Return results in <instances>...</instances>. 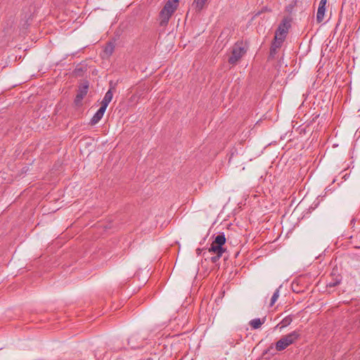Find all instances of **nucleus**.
Wrapping results in <instances>:
<instances>
[{"label": "nucleus", "instance_id": "obj_1", "mask_svg": "<svg viewBox=\"0 0 360 360\" xmlns=\"http://www.w3.org/2000/svg\"><path fill=\"white\" fill-rule=\"evenodd\" d=\"M179 0H167L165 5L159 13L160 25L165 27L167 25L172 15L176 11L179 6Z\"/></svg>", "mask_w": 360, "mask_h": 360}, {"label": "nucleus", "instance_id": "obj_2", "mask_svg": "<svg viewBox=\"0 0 360 360\" xmlns=\"http://www.w3.org/2000/svg\"><path fill=\"white\" fill-rule=\"evenodd\" d=\"M300 337V333L298 330H294L283 336L276 343V349L281 352L286 349L288 346L295 343Z\"/></svg>", "mask_w": 360, "mask_h": 360}, {"label": "nucleus", "instance_id": "obj_3", "mask_svg": "<svg viewBox=\"0 0 360 360\" xmlns=\"http://www.w3.org/2000/svg\"><path fill=\"white\" fill-rule=\"evenodd\" d=\"M226 237L224 233L218 234L214 240L212 241L210 248H209L210 252H214L218 254L219 256H222V254L225 252V249L223 245L226 243Z\"/></svg>", "mask_w": 360, "mask_h": 360}, {"label": "nucleus", "instance_id": "obj_4", "mask_svg": "<svg viewBox=\"0 0 360 360\" xmlns=\"http://www.w3.org/2000/svg\"><path fill=\"white\" fill-rule=\"evenodd\" d=\"M292 19L290 17H284L275 32V36L282 40L285 39L289 29L291 27Z\"/></svg>", "mask_w": 360, "mask_h": 360}, {"label": "nucleus", "instance_id": "obj_5", "mask_svg": "<svg viewBox=\"0 0 360 360\" xmlns=\"http://www.w3.org/2000/svg\"><path fill=\"white\" fill-rule=\"evenodd\" d=\"M246 50L241 46V44L236 43L232 48L231 56L228 61L231 65H236L245 54Z\"/></svg>", "mask_w": 360, "mask_h": 360}, {"label": "nucleus", "instance_id": "obj_6", "mask_svg": "<svg viewBox=\"0 0 360 360\" xmlns=\"http://www.w3.org/2000/svg\"><path fill=\"white\" fill-rule=\"evenodd\" d=\"M89 87V83L88 81H84L79 84L77 89V94L75 98V103L79 106L82 105V101L84 96L87 94Z\"/></svg>", "mask_w": 360, "mask_h": 360}, {"label": "nucleus", "instance_id": "obj_7", "mask_svg": "<svg viewBox=\"0 0 360 360\" xmlns=\"http://www.w3.org/2000/svg\"><path fill=\"white\" fill-rule=\"evenodd\" d=\"M145 340H146V337L136 333L129 337L128 344L132 349H139L143 347V343Z\"/></svg>", "mask_w": 360, "mask_h": 360}, {"label": "nucleus", "instance_id": "obj_8", "mask_svg": "<svg viewBox=\"0 0 360 360\" xmlns=\"http://www.w3.org/2000/svg\"><path fill=\"white\" fill-rule=\"evenodd\" d=\"M284 40L282 39H279L277 37H274V39L271 43V46L270 48L269 52V59H273L275 58L278 50L281 47Z\"/></svg>", "mask_w": 360, "mask_h": 360}, {"label": "nucleus", "instance_id": "obj_9", "mask_svg": "<svg viewBox=\"0 0 360 360\" xmlns=\"http://www.w3.org/2000/svg\"><path fill=\"white\" fill-rule=\"evenodd\" d=\"M327 0H321L316 13V21L320 23L323 21L326 12V5Z\"/></svg>", "mask_w": 360, "mask_h": 360}, {"label": "nucleus", "instance_id": "obj_10", "mask_svg": "<svg viewBox=\"0 0 360 360\" xmlns=\"http://www.w3.org/2000/svg\"><path fill=\"white\" fill-rule=\"evenodd\" d=\"M106 108H107L101 105L100 108L97 110L90 121L91 125H95L101 120Z\"/></svg>", "mask_w": 360, "mask_h": 360}, {"label": "nucleus", "instance_id": "obj_11", "mask_svg": "<svg viewBox=\"0 0 360 360\" xmlns=\"http://www.w3.org/2000/svg\"><path fill=\"white\" fill-rule=\"evenodd\" d=\"M112 96H113V94H112V91L111 89H109L105 94V96L103 99V101H101V105L107 108L108 104L110 103V101H112Z\"/></svg>", "mask_w": 360, "mask_h": 360}, {"label": "nucleus", "instance_id": "obj_12", "mask_svg": "<svg viewBox=\"0 0 360 360\" xmlns=\"http://www.w3.org/2000/svg\"><path fill=\"white\" fill-rule=\"evenodd\" d=\"M265 321L266 317H264L262 319H254L250 321L249 324L253 329H257L261 327Z\"/></svg>", "mask_w": 360, "mask_h": 360}, {"label": "nucleus", "instance_id": "obj_13", "mask_svg": "<svg viewBox=\"0 0 360 360\" xmlns=\"http://www.w3.org/2000/svg\"><path fill=\"white\" fill-rule=\"evenodd\" d=\"M209 0H194L193 6L196 11H200Z\"/></svg>", "mask_w": 360, "mask_h": 360}, {"label": "nucleus", "instance_id": "obj_14", "mask_svg": "<svg viewBox=\"0 0 360 360\" xmlns=\"http://www.w3.org/2000/svg\"><path fill=\"white\" fill-rule=\"evenodd\" d=\"M114 49H115V46H114L113 43L108 42L104 48L103 52H104L105 56L109 57L110 56H111L114 51Z\"/></svg>", "mask_w": 360, "mask_h": 360}, {"label": "nucleus", "instance_id": "obj_15", "mask_svg": "<svg viewBox=\"0 0 360 360\" xmlns=\"http://www.w3.org/2000/svg\"><path fill=\"white\" fill-rule=\"evenodd\" d=\"M292 321V318L291 316H288L285 317L279 324L276 326V327H280L281 329L289 326Z\"/></svg>", "mask_w": 360, "mask_h": 360}, {"label": "nucleus", "instance_id": "obj_16", "mask_svg": "<svg viewBox=\"0 0 360 360\" xmlns=\"http://www.w3.org/2000/svg\"><path fill=\"white\" fill-rule=\"evenodd\" d=\"M280 288H281V286L276 290V291L274 292V295H272V297L271 298V302H270V304H269V307H273L274 304H275V302H276V300H278V298L279 297Z\"/></svg>", "mask_w": 360, "mask_h": 360}, {"label": "nucleus", "instance_id": "obj_17", "mask_svg": "<svg viewBox=\"0 0 360 360\" xmlns=\"http://www.w3.org/2000/svg\"><path fill=\"white\" fill-rule=\"evenodd\" d=\"M340 281H341V278L340 276H338L335 278H334L332 281L329 282L328 284H327V286L328 287H330V288H332V287H335L336 285H338V284L340 283Z\"/></svg>", "mask_w": 360, "mask_h": 360}, {"label": "nucleus", "instance_id": "obj_18", "mask_svg": "<svg viewBox=\"0 0 360 360\" xmlns=\"http://www.w3.org/2000/svg\"><path fill=\"white\" fill-rule=\"evenodd\" d=\"M83 72V70L82 68H77L75 70V74L76 76H81L82 75V73Z\"/></svg>", "mask_w": 360, "mask_h": 360}, {"label": "nucleus", "instance_id": "obj_19", "mask_svg": "<svg viewBox=\"0 0 360 360\" xmlns=\"http://www.w3.org/2000/svg\"><path fill=\"white\" fill-rule=\"evenodd\" d=\"M221 256H219L218 254H217L216 256L212 257V262H216Z\"/></svg>", "mask_w": 360, "mask_h": 360}, {"label": "nucleus", "instance_id": "obj_20", "mask_svg": "<svg viewBox=\"0 0 360 360\" xmlns=\"http://www.w3.org/2000/svg\"><path fill=\"white\" fill-rule=\"evenodd\" d=\"M201 252H202V249H200V248L196 249V253L198 255H200Z\"/></svg>", "mask_w": 360, "mask_h": 360}, {"label": "nucleus", "instance_id": "obj_21", "mask_svg": "<svg viewBox=\"0 0 360 360\" xmlns=\"http://www.w3.org/2000/svg\"><path fill=\"white\" fill-rule=\"evenodd\" d=\"M42 210H43V211H44V213H46L47 211H49V210H48V209H46V206H44V207H42Z\"/></svg>", "mask_w": 360, "mask_h": 360}]
</instances>
